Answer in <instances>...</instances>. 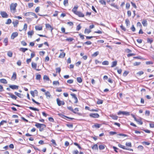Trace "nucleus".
<instances>
[{
  "mask_svg": "<svg viewBox=\"0 0 154 154\" xmlns=\"http://www.w3.org/2000/svg\"><path fill=\"white\" fill-rule=\"evenodd\" d=\"M77 82L79 83H81L82 82V79L80 77H77Z\"/></svg>",
  "mask_w": 154,
  "mask_h": 154,
  "instance_id": "72a5a7b5",
  "label": "nucleus"
},
{
  "mask_svg": "<svg viewBox=\"0 0 154 154\" xmlns=\"http://www.w3.org/2000/svg\"><path fill=\"white\" fill-rule=\"evenodd\" d=\"M43 79L47 81H49V79L47 75H45L43 76Z\"/></svg>",
  "mask_w": 154,
  "mask_h": 154,
  "instance_id": "2f4dec72",
  "label": "nucleus"
},
{
  "mask_svg": "<svg viewBox=\"0 0 154 154\" xmlns=\"http://www.w3.org/2000/svg\"><path fill=\"white\" fill-rule=\"evenodd\" d=\"M11 23V19H8L7 20V22L5 23V24H9Z\"/></svg>",
  "mask_w": 154,
  "mask_h": 154,
  "instance_id": "58836bf2",
  "label": "nucleus"
},
{
  "mask_svg": "<svg viewBox=\"0 0 154 154\" xmlns=\"http://www.w3.org/2000/svg\"><path fill=\"white\" fill-rule=\"evenodd\" d=\"M66 41L68 42H72L73 40V39L72 38H68L66 39Z\"/></svg>",
  "mask_w": 154,
  "mask_h": 154,
  "instance_id": "603ef678",
  "label": "nucleus"
},
{
  "mask_svg": "<svg viewBox=\"0 0 154 154\" xmlns=\"http://www.w3.org/2000/svg\"><path fill=\"white\" fill-rule=\"evenodd\" d=\"M12 23L14 25V27H17V25L18 24V21L17 20L15 21H13Z\"/></svg>",
  "mask_w": 154,
  "mask_h": 154,
  "instance_id": "412c9836",
  "label": "nucleus"
},
{
  "mask_svg": "<svg viewBox=\"0 0 154 154\" xmlns=\"http://www.w3.org/2000/svg\"><path fill=\"white\" fill-rule=\"evenodd\" d=\"M89 116L90 117L93 118H98L99 117V115L97 113H90Z\"/></svg>",
  "mask_w": 154,
  "mask_h": 154,
  "instance_id": "39448f33",
  "label": "nucleus"
},
{
  "mask_svg": "<svg viewBox=\"0 0 154 154\" xmlns=\"http://www.w3.org/2000/svg\"><path fill=\"white\" fill-rule=\"evenodd\" d=\"M142 23L144 26H146L147 24V21L146 20H143L142 21Z\"/></svg>",
  "mask_w": 154,
  "mask_h": 154,
  "instance_id": "b1692460",
  "label": "nucleus"
},
{
  "mask_svg": "<svg viewBox=\"0 0 154 154\" xmlns=\"http://www.w3.org/2000/svg\"><path fill=\"white\" fill-rule=\"evenodd\" d=\"M0 82L2 83L5 84H6L7 83V80L5 79H2L0 80Z\"/></svg>",
  "mask_w": 154,
  "mask_h": 154,
  "instance_id": "5701e85b",
  "label": "nucleus"
},
{
  "mask_svg": "<svg viewBox=\"0 0 154 154\" xmlns=\"http://www.w3.org/2000/svg\"><path fill=\"white\" fill-rule=\"evenodd\" d=\"M4 42L5 44V46H7L8 45V39L7 38H5L4 40Z\"/></svg>",
  "mask_w": 154,
  "mask_h": 154,
  "instance_id": "c9c22d12",
  "label": "nucleus"
},
{
  "mask_svg": "<svg viewBox=\"0 0 154 154\" xmlns=\"http://www.w3.org/2000/svg\"><path fill=\"white\" fill-rule=\"evenodd\" d=\"M99 54V52L97 51L94 52V54H92V56L93 57H96Z\"/></svg>",
  "mask_w": 154,
  "mask_h": 154,
  "instance_id": "bb28decb",
  "label": "nucleus"
},
{
  "mask_svg": "<svg viewBox=\"0 0 154 154\" xmlns=\"http://www.w3.org/2000/svg\"><path fill=\"white\" fill-rule=\"evenodd\" d=\"M40 7H38L36 8L35 9V11L36 13H38V12L40 11Z\"/></svg>",
  "mask_w": 154,
  "mask_h": 154,
  "instance_id": "3c124183",
  "label": "nucleus"
},
{
  "mask_svg": "<svg viewBox=\"0 0 154 154\" xmlns=\"http://www.w3.org/2000/svg\"><path fill=\"white\" fill-rule=\"evenodd\" d=\"M131 29L133 32H134L135 31V27H134V25H132V26L131 28Z\"/></svg>",
  "mask_w": 154,
  "mask_h": 154,
  "instance_id": "69168bd1",
  "label": "nucleus"
},
{
  "mask_svg": "<svg viewBox=\"0 0 154 154\" xmlns=\"http://www.w3.org/2000/svg\"><path fill=\"white\" fill-rule=\"evenodd\" d=\"M137 122L138 123V124L140 125H142L143 124L142 122L140 119H138V120H137Z\"/></svg>",
  "mask_w": 154,
  "mask_h": 154,
  "instance_id": "0e129e2a",
  "label": "nucleus"
},
{
  "mask_svg": "<svg viewBox=\"0 0 154 154\" xmlns=\"http://www.w3.org/2000/svg\"><path fill=\"white\" fill-rule=\"evenodd\" d=\"M140 64V62H135L133 63V65L134 66H138Z\"/></svg>",
  "mask_w": 154,
  "mask_h": 154,
  "instance_id": "de8ad7c7",
  "label": "nucleus"
},
{
  "mask_svg": "<svg viewBox=\"0 0 154 154\" xmlns=\"http://www.w3.org/2000/svg\"><path fill=\"white\" fill-rule=\"evenodd\" d=\"M30 12H27L24 14V16H29L30 15Z\"/></svg>",
  "mask_w": 154,
  "mask_h": 154,
  "instance_id": "bf43d9fd",
  "label": "nucleus"
},
{
  "mask_svg": "<svg viewBox=\"0 0 154 154\" xmlns=\"http://www.w3.org/2000/svg\"><path fill=\"white\" fill-rule=\"evenodd\" d=\"M57 104L59 106H60L61 105H63L65 104L64 101L60 100L59 98L57 99Z\"/></svg>",
  "mask_w": 154,
  "mask_h": 154,
  "instance_id": "423d86ee",
  "label": "nucleus"
},
{
  "mask_svg": "<svg viewBox=\"0 0 154 154\" xmlns=\"http://www.w3.org/2000/svg\"><path fill=\"white\" fill-rule=\"evenodd\" d=\"M91 32V30L88 29H85V33H87L88 34L89 33Z\"/></svg>",
  "mask_w": 154,
  "mask_h": 154,
  "instance_id": "79ce46f5",
  "label": "nucleus"
},
{
  "mask_svg": "<svg viewBox=\"0 0 154 154\" xmlns=\"http://www.w3.org/2000/svg\"><path fill=\"white\" fill-rule=\"evenodd\" d=\"M56 72H58L60 73L61 71V69L60 67L57 68L56 69Z\"/></svg>",
  "mask_w": 154,
  "mask_h": 154,
  "instance_id": "09e8293b",
  "label": "nucleus"
},
{
  "mask_svg": "<svg viewBox=\"0 0 154 154\" xmlns=\"http://www.w3.org/2000/svg\"><path fill=\"white\" fill-rule=\"evenodd\" d=\"M17 5V4L16 3H12L11 4L10 6V8L11 12L13 13H15L16 12V8Z\"/></svg>",
  "mask_w": 154,
  "mask_h": 154,
  "instance_id": "f03ea898",
  "label": "nucleus"
},
{
  "mask_svg": "<svg viewBox=\"0 0 154 154\" xmlns=\"http://www.w3.org/2000/svg\"><path fill=\"white\" fill-rule=\"evenodd\" d=\"M51 142L54 145V146H57V144L55 142V140H54L52 139L51 140Z\"/></svg>",
  "mask_w": 154,
  "mask_h": 154,
  "instance_id": "13d9d810",
  "label": "nucleus"
},
{
  "mask_svg": "<svg viewBox=\"0 0 154 154\" xmlns=\"http://www.w3.org/2000/svg\"><path fill=\"white\" fill-rule=\"evenodd\" d=\"M81 27L80 26V25L79 24L76 27V30L77 31H79L81 29Z\"/></svg>",
  "mask_w": 154,
  "mask_h": 154,
  "instance_id": "052dcab7",
  "label": "nucleus"
},
{
  "mask_svg": "<svg viewBox=\"0 0 154 154\" xmlns=\"http://www.w3.org/2000/svg\"><path fill=\"white\" fill-rule=\"evenodd\" d=\"M99 2L102 5H106V2L104 0H100Z\"/></svg>",
  "mask_w": 154,
  "mask_h": 154,
  "instance_id": "473e14b6",
  "label": "nucleus"
},
{
  "mask_svg": "<svg viewBox=\"0 0 154 154\" xmlns=\"http://www.w3.org/2000/svg\"><path fill=\"white\" fill-rule=\"evenodd\" d=\"M92 44V43L90 41H87L84 43V44L87 45H90Z\"/></svg>",
  "mask_w": 154,
  "mask_h": 154,
  "instance_id": "680f3d73",
  "label": "nucleus"
},
{
  "mask_svg": "<svg viewBox=\"0 0 154 154\" xmlns=\"http://www.w3.org/2000/svg\"><path fill=\"white\" fill-rule=\"evenodd\" d=\"M63 3L65 6H67L68 5V0H64Z\"/></svg>",
  "mask_w": 154,
  "mask_h": 154,
  "instance_id": "393cba45",
  "label": "nucleus"
},
{
  "mask_svg": "<svg viewBox=\"0 0 154 154\" xmlns=\"http://www.w3.org/2000/svg\"><path fill=\"white\" fill-rule=\"evenodd\" d=\"M75 14L78 16L79 17H84L85 15L82 12L80 11H78Z\"/></svg>",
  "mask_w": 154,
  "mask_h": 154,
  "instance_id": "1a4fd4ad",
  "label": "nucleus"
},
{
  "mask_svg": "<svg viewBox=\"0 0 154 154\" xmlns=\"http://www.w3.org/2000/svg\"><path fill=\"white\" fill-rule=\"evenodd\" d=\"M125 145L127 146H129L131 147H132L131 143L130 142H126V143Z\"/></svg>",
  "mask_w": 154,
  "mask_h": 154,
  "instance_id": "e433bc0d",
  "label": "nucleus"
},
{
  "mask_svg": "<svg viewBox=\"0 0 154 154\" xmlns=\"http://www.w3.org/2000/svg\"><path fill=\"white\" fill-rule=\"evenodd\" d=\"M29 108L30 109L34 111H38L39 109L36 108H34L32 107H29Z\"/></svg>",
  "mask_w": 154,
  "mask_h": 154,
  "instance_id": "f704fd0d",
  "label": "nucleus"
},
{
  "mask_svg": "<svg viewBox=\"0 0 154 154\" xmlns=\"http://www.w3.org/2000/svg\"><path fill=\"white\" fill-rule=\"evenodd\" d=\"M35 29L37 30H42V26L40 27L38 26H36Z\"/></svg>",
  "mask_w": 154,
  "mask_h": 154,
  "instance_id": "a878e982",
  "label": "nucleus"
},
{
  "mask_svg": "<svg viewBox=\"0 0 154 154\" xmlns=\"http://www.w3.org/2000/svg\"><path fill=\"white\" fill-rule=\"evenodd\" d=\"M99 148L100 150H103L105 148V146L103 145H100L99 146Z\"/></svg>",
  "mask_w": 154,
  "mask_h": 154,
  "instance_id": "a19ab883",
  "label": "nucleus"
},
{
  "mask_svg": "<svg viewBox=\"0 0 154 154\" xmlns=\"http://www.w3.org/2000/svg\"><path fill=\"white\" fill-rule=\"evenodd\" d=\"M16 77L17 75L16 73L14 72L11 78V80L13 81L15 80L16 79Z\"/></svg>",
  "mask_w": 154,
  "mask_h": 154,
  "instance_id": "6ab92c4d",
  "label": "nucleus"
},
{
  "mask_svg": "<svg viewBox=\"0 0 154 154\" xmlns=\"http://www.w3.org/2000/svg\"><path fill=\"white\" fill-rule=\"evenodd\" d=\"M128 73V72L127 71H125L123 73V75L124 76H126Z\"/></svg>",
  "mask_w": 154,
  "mask_h": 154,
  "instance_id": "e2e57ef3",
  "label": "nucleus"
},
{
  "mask_svg": "<svg viewBox=\"0 0 154 154\" xmlns=\"http://www.w3.org/2000/svg\"><path fill=\"white\" fill-rule=\"evenodd\" d=\"M118 115H120L121 114L125 115H130L129 112L125 111H119L117 113Z\"/></svg>",
  "mask_w": 154,
  "mask_h": 154,
  "instance_id": "7ed1b4c3",
  "label": "nucleus"
},
{
  "mask_svg": "<svg viewBox=\"0 0 154 154\" xmlns=\"http://www.w3.org/2000/svg\"><path fill=\"white\" fill-rule=\"evenodd\" d=\"M32 67L34 69L36 70L37 71H39V69H37L36 67H37V64L36 63H34V62H32Z\"/></svg>",
  "mask_w": 154,
  "mask_h": 154,
  "instance_id": "4468645a",
  "label": "nucleus"
},
{
  "mask_svg": "<svg viewBox=\"0 0 154 154\" xmlns=\"http://www.w3.org/2000/svg\"><path fill=\"white\" fill-rule=\"evenodd\" d=\"M142 144H145L147 145H149L150 144V143L147 142L143 141L142 142Z\"/></svg>",
  "mask_w": 154,
  "mask_h": 154,
  "instance_id": "6e6d98bb",
  "label": "nucleus"
},
{
  "mask_svg": "<svg viewBox=\"0 0 154 154\" xmlns=\"http://www.w3.org/2000/svg\"><path fill=\"white\" fill-rule=\"evenodd\" d=\"M138 149L139 150L142 151L143 149V147L142 146L140 145L138 146Z\"/></svg>",
  "mask_w": 154,
  "mask_h": 154,
  "instance_id": "4c0bfd02",
  "label": "nucleus"
},
{
  "mask_svg": "<svg viewBox=\"0 0 154 154\" xmlns=\"http://www.w3.org/2000/svg\"><path fill=\"white\" fill-rule=\"evenodd\" d=\"M109 62L107 61H105L102 62V64L103 65H108L109 64Z\"/></svg>",
  "mask_w": 154,
  "mask_h": 154,
  "instance_id": "ea45409f",
  "label": "nucleus"
},
{
  "mask_svg": "<svg viewBox=\"0 0 154 154\" xmlns=\"http://www.w3.org/2000/svg\"><path fill=\"white\" fill-rule=\"evenodd\" d=\"M7 55L10 57H11L12 56L13 53L11 51H9L8 52Z\"/></svg>",
  "mask_w": 154,
  "mask_h": 154,
  "instance_id": "7c9ffc66",
  "label": "nucleus"
},
{
  "mask_svg": "<svg viewBox=\"0 0 154 154\" xmlns=\"http://www.w3.org/2000/svg\"><path fill=\"white\" fill-rule=\"evenodd\" d=\"M109 116L114 120H117L118 119V117L117 116L113 114H110Z\"/></svg>",
  "mask_w": 154,
  "mask_h": 154,
  "instance_id": "2eb2a0df",
  "label": "nucleus"
},
{
  "mask_svg": "<svg viewBox=\"0 0 154 154\" xmlns=\"http://www.w3.org/2000/svg\"><path fill=\"white\" fill-rule=\"evenodd\" d=\"M45 53V51H40L39 54L40 55L43 56L44 54Z\"/></svg>",
  "mask_w": 154,
  "mask_h": 154,
  "instance_id": "774afa93",
  "label": "nucleus"
},
{
  "mask_svg": "<svg viewBox=\"0 0 154 154\" xmlns=\"http://www.w3.org/2000/svg\"><path fill=\"white\" fill-rule=\"evenodd\" d=\"M9 87L12 89H18V86L15 85H10Z\"/></svg>",
  "mask_w": 154,
  "mask_h": 154,
  "instance_id": "f8f14e48",
  "label": "nucleus"
},
{
  "mask_svg": "<svg viewBox=\"0 0 154 154\" xmlns=\"http://www.w3.org/2000/svg\"><path fill=\"white\" fill-rule=\"evenodd\" d=\"M53 84L55 85H59V83L58 81H54L53 82Z\"/></svg>",
  "mask_w": 154,
  "mask_h": 154,
  "instance_id": "c03bdc74",
  "label": "nucleus"
},
{
  "mask_svg": "<svg viewBox=\"0 0 154 154\" xmlns=\"http://www.w3.org/2000/svg\"><path fill=\"white\" fill-rule=\"evenodd\" d=\"M78 8V6H75L73 8L72 10V12L74 14H75L78 11H77V9Z\"/></svg>",
  "mask_w": 154,
  "mask_h": 154,
  "instance_id": "a211bd4d",
  "label": "nucleus"
},
{
  "mask_svg": "<svg viewBox=\"0 0 154 154\" xmlns=\"http://www.w3.org/2000/svg\"><path fill=\"white\" fill-rule=\"evenodd\" d=\"M111 5L112 6L114 7V8H116V9H119V8H118V6L117 5H116L114 3L112 4Z\"/></svg>",
  "mask_w": 154,
  "mask_h": 154,
  "instance_id": "864d4df0",
  "label": "nucleus"
},
{
  "mask_svg": "<svg viewBox=\"0 0 154 154\" xmlns=\"http://www.w3.org/2000/svg\"><path fill=\"white\" fill-rule=\"evenodd\" d=\"M35 125L37 128L39 129V130L40 131H42L46 127L45 125L38 123H36Z\"/></svg>",
  "mask_w": 154,
  "mask_h": 154,
  "instance_id": "f257e3e1",
  "label": "nucleus"
},
{
  "mask_svg": "<svg viewBox=\"0 0 154 154\" xmlns=\"http://www.w3.org/2000/svg\"><path fill=\"white\" fill-rule=\"evenodd\" d=\"M34 32L33 31H29L28 32L27 34L29 35H30L31 36V37L32 35L34 34Z\"/></svg>",
  "mask_w": 154,
  "mask_h": 154,
  "instance_id": "c85d7f7f",
  "label": "nucleus"
},
{
  "mask_svg": "<svg viewBox=\"0 0 154 154\" xmlns=\"http://www.w3.org/2000/svg\"><path fill=\"white\" fill-rule=\"evenodd\" d=\"M65 53L63 52L60 53L59 56V57L62 58H64L65 56Z\"/></svg>",
  "mask_w": 154,
  "mask_h": 154,
  "instance_id": "aec40b11",
  "label": "nucleus"
},
{
  "mask_svg": "<svg viewBox=\"0 0 154 154\" xmlns=\"http://www.w3.org/2000/svg\"><path fill=\"white\" fill-rule=\"evenodd\" d=\"M71 95L72 96V98H74L75 100L74 103H77L78 102V100L76 95L74 94H71Z\"/></svg>",
  "mask_w": 154,
  "mask_h": 154,
  "instance_id": "6e6552de",
  "label": "nucleus"
},
{
  "mask_svg": "<svg viewBox=\"0 0 154 154\" xmlns=\"http://www.w3.org/2000/svg\"><path fill=\"white\" fill-rule=\"evenodd\" d=\"M45 26L46 28L49 30H51V32L52 31L53 28L48 23L45 24Z\"/></svg>",
  "mask_w": 154,
  "mask_h": 154,
  "instance_id": "9d476101",
  "label": "nucleus"
},
{
  "mask_svg": "<svg viewBox=\"0 0 154 154\" xmlns=\"http://www.w3.org/2000/svg\"><path fill=\"white\" fill-rule=\"evenodd\" d=\"M0 14L3 18H7L8 17V15L5 11H1Z\"/></svg>",
  "mask_w": 154,
  "mask_h": 154,
  "instance_id": "0eeeda50",
  "label": "nucleus"
},
{
  "mask_svg": "<svg viewBox=\"0 0 154 154\" xmlns=\"http://www.w3.org/2000/svg\"><path fill=\"white\" fill-rule=\"evenodd\" d=\"M14 94L16 95L17 96L20 98H23V94L20 93H18L17 92H14Z\"/></svg>",
  "mask_w": 154,
  "mask_h": 154,
  "instance_id": "dca6fc26",
  "label": "nucleus"
},
{
  "mask_svg": "<svg viewBox=\"0 0 154 154\" xmlns=\"http://www.w3.org/2000/svg\"><path fill=\"white\" fill-rule=\"evenodd\" d=\"M67 109L71 111L72 112H73V109L72 107L71 106L67 107Z\"/></svg>",
  "mask_w": 154,
  "mask_h": 154,
  "instance_id": "338daca9",
  "label": "nucleus"
},
{
  "mask_svg": "<svg viewBox=\"0 0 154 154\" xmlns=\"http://www.w3.org/2000/svg\"><path fill=\"white\" fill-rule=\"evenodd\" d=\"M79 110L78 109V108H75V109H73V112H72L73 113L76 114L77 113V112L79 111Z\"/></svg>",
  "mask_w": 154,
  "mask_h": 154,
  "instance_id": "a18cd8bd",
  "label": "nucleus"
},
{
  "mask_svg": "<svg viewBox=\"0 0 154 154\" xmlns=\"http://www.w3.org/2000/svg\"><path fill=\"white\" fill-rule=\"evenodd\" d=\"M74 144L75 145L77 146V147L79 149H82L81 147L80 146V145L78 143H74Z\"/></svg>",
  "mask_w": 154,
  "mask_h": 154,
  "instance_id": "8fccbe9b",
  "label": "nucleus"
},
{
  "mask_svg": "<svg viewBox=\"0 0 154 154\" xmlns=\"http://www.w3.org/2000/svg\"><path fill=\"white\" fill-rule=\"evenodd\" d=\"M117 61H113L112 63L111 67H113L116 66L117 64Z\"/></svg>",
  "mask_w": 154,
  "mask_h": 154,
  "instance_id": "4be33fe9",
  "label": "nucleus"
},
{
  "mask_svg": "<svg viewBox=\"0 0 154 154\" xmlns=\"http://www.w3.org/2000/svg\"><path fill=\"white\" fill-rule=\"evenodd\" d=\"M28 5L29 8H30L33 6V3H29L28 4Z\"/></svg>",
  "mask_w": 154,
  "mask_h": 154,
  "instance_id": "5fc2aeb1",
  "label": "nucleus"
},
{
  "mask_svg": "<svg viewBox=\"0 0 154 154\" xmlns=\"http://www.w3.org/2000/svg\"><path fill=\"white\" fill-rule=\"evenodd\" d=\"M73 82V80L72 79H69L67 81V82L69 84H72Z\"/></svg>",
  "mask_w": 154,
  "mask_h": 154,
  "instance_id": "4d7b16f0",
  "label": "nucleus"
},
{
  "mask_svg": "<svg viewBox=\"0 0 154 154\" xmlns=\"http://www.w3.org/2000/svg\"><path fill=\"white\" fill-rule=\"evenodd\" d=\"M45 94L46 96V98H50L51 97V95L50 94V93L48 91L46 92H45Z\"/></svg>",
  "mask_w": 154,
  "mask_h": 154,
  "instance_id": "f3484780",
  "label": "nucleus"
},
{
  "mask_svg": "<svg viewBox=\"0 0 154 154\" xmlns=\"http://www.w3.org/2000/svg\"><path fill=\"white\" fill-rule=\"evenodd\" d=\"M66 125L69 128H72L73 126V125L72 124H66Z\"/></svg>",
  "mask_w": 154,
  "mask_h": 154,
  "instance_id": "49530a36",
  "label": "nucleus"
},
{
  "mask_svg": "<svg viewBox=\"0 0 154 154\" xmlns=\"http://www.w3.org/2000/svg\"><path fill=\"white\" fill-rule=\"evenodd\" d=\"M28 50L27 48H20V50L23 52H25L26 51Z\"/></svg>",
  "mask_w": 154,
  "mask_h": 154,
  "instance_id": "c756f323",
  "label": "nucleus"
},
{
  "mask_svg": "<svg viewBox=\"0 0 154 154\" xmlns=\"http://www.w3.org/2000/svg\"><path fill=\"white\" fill-rule=\"evenodd\" d=\"M7 94L8 95H9L10 97L12 99L15 100H16L17 99V97H16L14 94H12L11 93H8Z\"/></svg>",
  "mask_w": 154,
  "mask_h": 154,
  "instance_id": "ddd939ff",
  "label": "nucleus"
},
{
  "mask_svg": "<svg viewBox=\"0 0 154 154\" xmlns=\"http://www.w3.org/2000/svg\"><path fill=\"white\" fill-rule=\"evenodd\" d=\"M118 146L119 147L121 148H122V149H124L128 150L131 151H133V150L132 149L127 148H126L125 147V146H124L123 145L121 144H119L118 145Z\"/></svg>",
  "mask_w": 154,
  "mask_h": 154,
  "instance_id": "20e7f679",
  "label": "nucleus"
},
{
  "mask_svg": "<svg viewBox=\"0 0 154 154\" xmlns=\"http://www.w3.org/2000/svg\"><path fill=\"white\" fill-rule=\"evenodd\" d=\"M18 33L17 32H13V33H12L11 35V39H14V38H15L18 36Z\"/></svg>",
  "mask_w": 154,
  "mask_h": 154,
  "instance_id": "9b49d317",
  "label": "nucleus"
},
{
  "mask_svg": "<svg viewBox=\"0 0 154 154\" xmlns=\"http://www.w3.org/2000/svg\"><path fill=\"white\" fill-rule=\"evenodd\" d=\"M92 149L93 150H98V146L97 144H95L92 147Z\"/></svg>",
  "mask_w": 154,
  "mask_h": 154,
  "instance_id": "cd10ccee",
  "label": "nucleus"
},
{
  "mask_svg": "<svg viewBox=\"0 0 154 154\" xmlns=\"http://www.w3.org/2000/svg\"><path fill=\"white\" fill-rule=\"evenodd\" d=\"M41 78V75L40 74H38L36 75V79L37 80H40Z\"/></svg>",
  "mask_w": 154,
  "mask_h": 154,
  "instance_id": "37998d69",
  "label": "nucleus"
}]
</instances>
